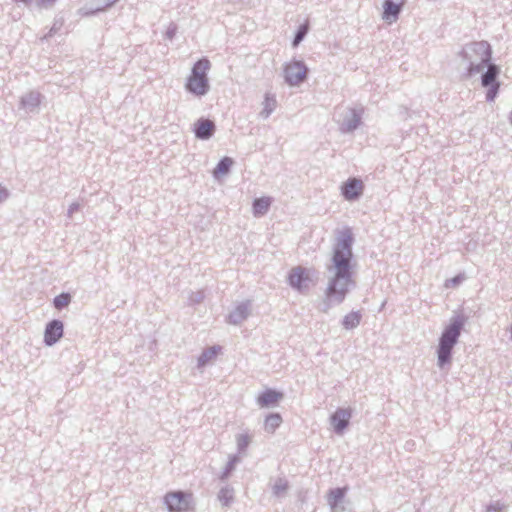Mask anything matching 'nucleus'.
<instances>
[{
	"label": "nucleus",
	"mask_w": 512,
	"mask_h": 512,
	"mask_svg": "<svg viewBox=\"0 0 512 512\" xmlns=\"http://www.w3.org/2000/svg\"><path fill=\"white\" fill-rule=\"evenodd\" d=\"M361 321V314L359 312H350L343 318L342 324L346 330L356 328Z\"/></svg>",
	"instance_id": "15"
},
{
	"label": "nucleus",
	"mask_w": 512,
	"mask_h": 512,
	"mask_svg": "<svg viewBox=\"0 0 512 512\" xmlns=\"http://www.w3.org/2000/svg\"><path fill=\"white\" fill-rule=\"evenodd\" d=\"M498 87L499 85L498 84H495L492 86L491 89H489L488 93H487V99L488 100H494L496 94H497V91H498Z\"/></svg>",
	"instance_id": "22"
},
{
	"label": "nucleus",
	"mask_w": 512,
	"mask_h": 512,
	"mask_svg": "<svg viewBox=\"0 0 512 512\" xmlns=\"http://www.w3.org/2000/svg\"><path fill=\"white\" fill-rule=\"evenodd\" d=\"M351 417V411L348 409H339L331 417V423L337 432H342Z\"/></svg>",
	"instance_id": "9"
},
{
	"label": "nucleus",
	"mask_w": 512,
	"mask_h": 512,
	"mask_svg": "<svg viewBox=\"0 0 512 512\" xmlns=\"http://www.w3.org/2000/svg\"><path fill=\"white\" fill-rule=\"evenodd\" d=\"M352 242L353 235L349 228L338 231L332 257L335 275L328 286L327 296L339 302L345 298L354 284L350 264L352 260Z\"/></svg>",
	"instance_id": "1"
},
{
	"label": "nucleus",
	"mask_w": 512,
	"mask_h": 512,
	"mask_svg": "<svg viewBox=\"0 0 512 512\" xmlns=\"http://www.w3.org/2000/svg\"><path fill=\"white\" fill-rule=\"evenodd\" d=\"M210 67V61L206 58L200 59L194 64L191 75L186 83L188 91L198 96H202L207 93L209 89L207 72Z\"/></svg>",
	"instance_id": "2"
},
{
	"label": "nucleus",
	"mask_w": 512,
	"mask_h": 512,
	"mask_svg": "<svg viewBox=\"0 0 512 512\" xmlns=\"http://www.w3.org/2000/svg\"><path fill=\"white\" fill-rule=\"evenodd\" d=\"M307 76L306 66L299 61L290 63V85H296L302 82Z\"/></svg>",
	"instance_id": "12"
},
{
	"label": "nucleus",
	"mask_w": 512,
	"mask_h": 512,
	"mask_svg": "<svg viewBox=\"0 0 512 512\" xmlns=\"http://www.w3.org/2000/svg\"><path fill=\"white\" fill-rule=\"evenodd\" d=\"M215 131L214 123L209 119H199L194 125V132L196 137L200 139L210 138Z\"/></svg>",
	"instance_id": "8"
},
{
	"label": "nucleus",
	"mask_w": 512,
	"mask_h": 512,
	"mask_svg": "<svg viewBox=\"0 0 512 512\" xmlns=\"http://www.w3.org/2000/svg\"><path fill=\"white\" fill-rule=\"evenodd\" d=\"M69 302L70 296L68 294H61L54 299V305L57 309L67 306Z\"/></svg>",
	"instance_id": "20"
},
{
	"label": "nucleus",
	"mask_w": 512,
	"mask_h": 512,
	"mask_svg": "<svg viewBox=\"0 0 512 512\" xmlns=\"http://www.w3.org/2000/svg\"><path fill=\"white\" fill-rule=\"evenodd\" d=\"M282 420L279 415H270L266 418L265 427L266 429L273 430L280 426Z\"/></svg>",
	"instance_id": "19"
},
{
	"label": "nucleus",
	"mask_w": 512,
	"mask_h": 512,
	"mask_svg": "<svg viewBox=\"0 0 512 512\" xmlns=\"http://www.w3.org/2000/svg\"><path fill=\"white\" fill-rule=\"evenodd\" d=\"M315 284L314 273L303 267H295L290 272V285L299 292L309 291Z\"/></svg>",
	"instance_id": "4"
},
{
	"label": "nucleus",
	"mask_w": 512,
	"mask_h": 512,
	"mask_svg": "<svg viewBox=\"0 0 512 512\" xmlns=\"http://www.w3.org/2000/svg\"><path fill=\"white\" fill-rule=\"evenodd\" d=\"M7 196L6 192L0 188V201L3 200Z\"/></svg>",
	"instance_id": "23"
},
{
	"label": "nucleus",
	"mask_w": 512,
	"mask_h": 512,
	"mask_svg": "<svg viewBox=\"0 0 512 512\" xmlns=\"http://www.w3.org/2000/svg\"><path fill=\"white\" fill-rule=\"evenodd\" d=\"M218 498L223 506H228L233 499V492L231 489L224 488L220 491Z\"/></svg>",
	"instance_id": "18"
},
{
	"label": "nucleus",
	"mask_w": 512,
	"mask_h": 512,
	"mask_svg": "<svg viewBox=\"0 0 512 512\" xmlns=\"http://www.w3.org/2000/svg\"><path fill=\"white\" fill-rule=\"evenodd\" d=\"M346 489L345 488H336L331 490L328 496V502L331 507H336L344 498Z\"/></svg>",
	"instance_id": "16"
},
{
	"label": "nucleus",
	"mask_w": 512,
	"mask_h": 512,
	"mask_svg": "<svg viewBox=\"0 0 512 512\" xmlns=\"http://www.w3.org/2000/svg\"><path fill=\"white\" fill-rule=\"evenodd\" d=\"M282 398L283 394L275 390L267 389L258 396L257 402L262 408L271 407L275 406Z\"/></svg>",
	"instance_id": "10"
},
{
	"label": "nucleus",
	"mask_w": 512,
	"mask_h": 512,
	"mask_svg": "<svg viewBox=\"0 0 512 512\" xmlns=\"http://www.w3.org/2000/svg\"><path fill=\"white\" fill-rule=\"evenodd\" d=\"M271 205V199L269 197L257 198L253 202V213L255 216L264 215Z\"/></svg>",
	"instance_id": "13"
},
{
	"label": "nucleus",
	"mask_w": 512,
	"mask_h": 512,
	"mask_svg": "<svg viewBox=\"0 0 512 512\" xmlns=\"http://www.w3.org/2000/svg\"><path fill=\"white\" fill-rule=\"evenodd\" d=\"M63 335V324L58 320H53L50 322L44 334V340L47 345H53L56 343Z\"/></svg>",
	"instance_id": "6"
},
{
	"label": "nucleus",
	"mask_w": 512,
	"mask_h": 512,
	"mask_svg": "<svg viewBox=\"0 0 512 512\" xmlns=\"http://www.w3.org/2000/svg\"><path fill=\"white\" fill-rule=\"evenodd\" d=\"M362 191L363 183L361 180L356 178L349 179L342 187V193L348 200L356 199L362 194Z\"/></svg>",
	"instance_id": "7"
},
{
	"label": "nucleus",
	"mask_w": 512,
	"mask_h": 512,
	"mask_svg": "<svg viewBox=\"0 0 512 512\" xmlns=\"http://www.w3.org/2000/svg\"><path fill=\"white\" fill-rule=\"evenodd\" d=\"M510 121L512 123V111H511V114H510Z\"/></svg>",
	"instance_id": "25"
},
{
	"label": "nucleus",
	"mask_w": 512,
	"mask_h": 512,
	"mask_svg": "<svg viewBox=\"0 0 512 512\" xmlns=\"http://www.w3.org/2000/svg\"><path fill=\"white\" fill-rule=\"evenodd\" d=\"M212 355H216L217 354V351L215 349L211 350L210 351Z\"/></svg>",
	"instance_id": "24"
},
{
	"label": "nucleus",
	"mask_w": 512,
	"mask_h": 512,
	"mask_svg": "<svg viewBox=\"0 0 512 512\" xmlns=\"http://www.w3.org/2000/svg\"><path fill=\"white\" fill-rule=\"evenodd\" d=\"M404 1L405 0H386L384 4L383 18L390 23L394 21L397 18Z\"/></svg>",
	"instance_id": "11"
},
{
	"label": "nucleus",
	"mask_w": 512,
	"mask_h": 512,
	"mask_svg": "<svg viewBox=\"0 0 512 512\" xmlns=\"http://www.w3.org/2000/svg\"><path fill=\"white\" fill-rule=\"evenodd\" d=\"M498 74V68L495 65H490L487 72L482 77V84L489 86L494 83Z\"/></svg>",
	"instance_id": "17"
},
{
	"label": "nucleus",
	"mask_w": 512,
	"mask_h": 512,
	"mask_svg": "<svg viewBox=\"0 0 512 512\" xmlns=\"http://www.w3.org/2000/svg\"><path fill=\"white\" fill-rule=\"evenodd\" d=\"M233 165V159L230 157H224L214 168L213 175L215 178H220L224 175H226L231 166Z\"/></svg>",
	"instance_id": "14"
},
{
	"label": "nucleus",
	"mask_w": 512,
	"mask_h": 512,
	"mask_svg": "<svg viewBox=\"0 0 512 512\" xmlns=\"http://www.w3.org/2000/svg\"><path fill=\"white\" fill-rule=\"evenodd\" d=\"M307 31H308V24L307 23H305V24L300 26V28H299L296 36H295V39H294V45H298L300 43V41L306 35Z\"/></svg>",
	"instance_id": "21"
},
{
	"label": "nucleus",
	"mask_w": 512,
	"mask_h": 512,
	"mask_svg": "<svg viewBox=\"0 0 512 512\" xmlns=\"http://www.w3.org/2000/svg\"><path fill=\"white\" fill-rule=\"evenodd\" d=\"M461 324L454 322L452 323L442 334L438 349V360L440 366L449 362L451 350L457 341L460 334Z\"/></svg>",
	"instance_id": "3"
},
{
	"label": "nucleus",
	"mask_w": 512,
	"mask_h": 512,
	"mask_svg": "<svg viewBox=\"0 0 512 512\" xmlns=\"http://www.w3.org/2000/svg\"><path fill=\"white\" fill-rule=\"evenodd\" d=\"M191 494L181 491L169 492L165 495V503L170 512H183L189 509V498Z\"/></svg>",
	"instance_id": "5"
}]
</instances>
